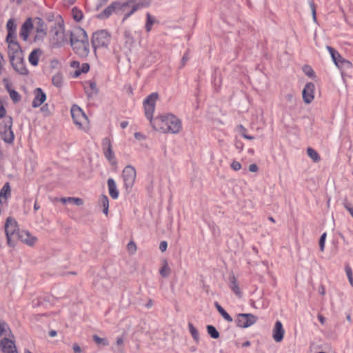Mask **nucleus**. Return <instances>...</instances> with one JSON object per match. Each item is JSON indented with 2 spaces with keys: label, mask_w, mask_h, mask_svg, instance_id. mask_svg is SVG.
Returning a JSON list of instances; mask_svg holds the SVG:
<instances>
[{
  "label": "nucleus",
  "mask_w": 353,
  "mask_h": 353,
  "mask_svg": "<svg viewBox=\"0 0 353 353\" xmlns=\"http://www.w3.org/2000/svg\"><path fill=\"white\" fill-rule=\"evenodd\" d=\"M258 166L255 163L250 164L249 165V170L252 172H256L258 171Z\"/></svg>",
  "instance_id": "obj_57"
},
{
  "label": "nucleus",
  "mask_w": 353,
  "mask_h": 353,
  "mask_svg": "<svg viewBox=\"0 0 353 353\" xmlns=\"http://www.w3.org/2000/svg\"><path fill=\"white\" fill-rule=\"evenodd\" d=\"M21 28H22L25 30H27L28 31H30L33 28L32 19L30 17L28 18L25 21V22L22 24Z\"/></svg>",
  "instance_id": "obj_42"
},
{
  "label": "nucleus",
  "mask_w": 353,
  "mask_h": 353,
  "mask_svg": "<svg viewBox=\"0 0 353 353\" xmlns=\"http://www.w3.org/2000/svg\"><path fill=\"white\" fill-rule=\"evenodd\" d=\"M9 59L22 56V51L18 41L10 42L8 46Z\"/></svg>",
  "instance_id": "obj_21"
},
{
  "label": "nucleus",
  "mask_w": 353,
  "mask_h": 353,
  "mask_svg": "<svg viewBox=\"0 0 353 353\" xmlns=\"http://www.w3.org/2000/svg\"><path fill=\"white\" fill-rule=\"evenodd\" d=\"M130 2H119L114 1L109 6L104 9L101 13L98 14V18L100 19H104L108 18L112 15V13L116 14H124L128 12L129 9Z\"/></svg>",
  "instance_id": "obj_4"
},
{
  "label": "nucleus",
  "mask_w": 353,
  "mask_h": 353,
  "mask_svg": "<svg viewBox=\"0 0 353 353\" xmlns=\"http://www.w3.org/2000/svg\"><path fill=\"white\" fill-rule=\"evenodd\" d=\"M0 346L3 353H17L14 341L8 338L1 339Z\"/></svg>",
  "instance_id": "obj_18"
},
{
  "label": "nucleus",
  "mask_w": 353,
  "mask_h": 353,
  "mask_svg": "<svg viewBox=\"0 0 353 353\" xmlns=\"http://www.w3.org/2000/svg\"><path fill=\"white\" fill-rule=\"evenodd\" d=\"M6 114V110L3 105H0V118H3L5 117Z\"/></svg>",
  "instance_id": "obj_60"
},
{
  "label": "nucleus",
  "mask_w": 353,
  "mask_h": 353,
  "mask_svg": "<svg viewBox=\"0 0 353 353\" xmlns=\"http://www.w3.org/2000/svg\"><path fill=\"white\" fill-rule=\"evenodd\" d=\"M343 205L345 208L350 212V214L352 215L353 213V207L351 205L350 203L347 201L344 202Z\"/></svg>",
  "instance_id": "obj_54"
},
{
  "label": "nucleus",
  "mask_w": 353,
  "mask_h": 353,
  "mask_svg": "<svg viewBox=\"0 0 353 353\" xmlns=\"http://www.w3.org/2000/svg\"><path fill=\"white\" fill-rule=\"evenodd\" d=\"M158 97V93L152 92L144 99L143 105L145 117L149 120L152 128L157 131L163 133H179L182 130L181 121L174 114L167 113L159 115L154 119L153 118Z\"/></svg>",
  "instance_id": "obj_1"
},
{
  "label": "nucleus",
  "mask_w": 353,
  "mask_h": 353,
  "mask_svg": "<svg viewBox=\"0 0 353 353\" xmlns=\"http://www.w3.org/2000/svg\"><path fill=\"white\" fill-rule=\"evenodd\" d=\"M52 83L57 88H61L63 85V75L61 73H56L52 78Z\"/></svg>",
  "instance_id": "obj_28"
},
{
  "label": "nucleus",
  "mask_w": 353,
  "mask_h": 353,
  "mask_svg": "<svg viewBox=\"0 0 353 353\" xmlns=\"http://www.w3.org/2000/svg\"><path fill=\"white\" fill-rule=\"evenodd\" d=\"M89 85H90V89L92 90H93L94 92V93L97 94L98 93L99 90L97 89L96 83L94 81H90Z\"/></svg>",
  "instance_id": "obj_53"
},
{
  "label": "nucleus",
  "mask_w": 353,
  "mask_h": 353,
  "mask_svg": "<svg viewBox=\"0 0 353 353\" xmlns=\"http://www.w3.org/2000/svg\"><path fill=\"white\" fill-rule=\"evenodd\" d=\"M84 40H89L88 34L84 29L78 27L74 28L70 32V41L71 46L77 44V43L83 41Z\"/></svg>",
  "instance_id": "obj_10"
},
{
  "label": "nucleus",
  "mask_w": 353,
  "mask_h": 353,
  "mask_svg": "<svg viewBox=\"0 0 353 353\" xmlns=\"http://www.w3.org/2000/svg\"><path fill=\"white\" fill-rule=\"evenodd\" d=\"M159 273L163 277H168L170 274V269L166 261H164L163 266L159 270Z\"/></svg>",
  "instance_id": "obj_36"
},
{
  "label": "nucleus",
  "mask_w": 353,
  "mask_h": 353,
  "mask_svg": "<svg viewBox=\"0 0 353 353\" xmlns=\"http://www.w3.org/2000/svg\"><path fill=\"white\" fill-rule=\"evenodd\" d=\"M122 176L125 189L127 190H131L134 185L137 176L135 168L132 165L125 166L123 170Z\"/></svg>",
  "instance_id": "obj_6"
},
{
  "label": "nucleus",
  "mask_w": 353,
  "mask_h": 353,
  "mask_svg": "<svg viewBox=\"0 0 353 353\" xmlns=\"http://www.w3.org/2000/svg\"><path fill=\"white\" fill-rule=\"evenodd\" d=\"M17 240H20L28 245H33L37 241V238L28 231L21 230L16 238Z\"/></svg>",
  "instance_id": "obj_17"
},
{
  "label": "nucleus",
  "mask_w": 353,
  "mask_h": 353,
  "mask_svg": "<svg viewBox=\"0 0 353 353\" xmlns=\"http://www.w3.org/2000/svg\"><path fill=\"white\" fill-rule=\"evenodd\" d=\"M4 130L0 132L1 138L7 143H12L14 139V134L12 130V118L5 117L3 121Z\"/></svg>",
  "instance_id": "obj_5"
},
{
  "label": "nucleus",
  "mask_w": 353,
  "mask_h": 353,
  "mask_svg": "<svg viewBox=\"0 0 353 353\" xmlns=\"http://www.w3.org/2000/svg\"><path fill=\"white\" fill-rule=\"evenodd\" d=\"M284 334L285 330L283 327L282 323L280 321H276L272 333L274 340L277 343L282 341Z\"/></svg>",
  "instance_id": "obj_19"
},
{
  "label": "nucleus",
  "mask_w": 353,
  "mask_h": 353,
  "mask_svg": "<svg viewBox=\"0 0 353 353\" xmlns=\"http://www.w3.org/2000/svg\"><path fill=\"white\" fill-rule=\"evenodd\" d=\"M333 61L338 68H343L345 69H350L352 68V63L349 60L343 58L339 52L336 56L335 61Z\"/></svg>",
  "instance_id": "obj_22"
},
{
  "label": "nucleus",
  "mask_w": 353,
  "mask_h": 353,
  "mask_svg": "<svg viewBox=\"0 0 353 353\" xmlns=\"http://www.w3.org/2000/svg\"><path fill=\"white\" fill-rule=\"evenodd\" d=\"M42 54V50L40 48L34 49L28 57L30 63L33 66H37L39 63V57Z\"/></svg>",
  "instance_id": "obj_23"
},
{
  "label": "nucleus",
  "mask_w": 353,
  "mask_h": 353,
  "mask_svg": "<svg viewBox=\"0 0 353 353\" xmlns=\"http://www.w3.org/2000/svg\"><path fill=\"white\" fill-rule=\"evenodd\" d=\"M314 89L315 85L313 83L309 82L305 84L302 91L303 99L305 103L309 104L313 101L314 98Z\"/></svg>",
  "instance_id": "obj_14"
},
{
  "label": "nucleus",
  "mask_w": 353,
  "mask_h": 353,
  "mask_svg": "<svg viewBox=\"0 0 353 353\" xmlns=\"http://www.w3.org/2000/svg\"><path fill=\"white\" fill-rule=\"evenodd\" d=\"M128 125V122L126 121H121L120 123V126L122 129H125Z\"/></svg>",
  "instance_id": "obj_64"
},
{
  "label": "nucleus",
  "mask_w": 353,
  "mask_h": 353,
  "mask_svg": "<svg viewBox=\"0 0 353 353\" xmlns=\"http://www.w3.org/2000/svg\"><path fill=\"white\" fill-rule=\"evenodd\" d=\"M257 317L252 314H239L236 316L235 323L237 327L246 328L256 322Z\"/></svg>",
  "instance_id": "obj_7"
},
{
  "label": "nucleus",
  "mask_w": 353,
  "mask_h": 353,
  "mask_svg": "<svg viewBox=\"0 0 353 353\" xmlns=\"http://www.w3.org/2000/svg\"><path fill=\"white\" fill-rule=\"evenodd\" d=\"M79 70L81 73H87L90 70V65L88 63H84L81 65Z\"/></svg>",
  "instance_id": "obj_51"
},
{
  "label": "nucleus",
  "mask_w": 353,
  "mask_h": 353,
  "mask_svg": "<svg viewBox=\"0 0 353 353\" xmlns=\"http://www.w3.org/2000/svg\"><path fill=\"white\" fill-rule=\"evenodd\" d=\"M74 52L80 57H87L90 53V45L89 40H84L81 42L77 43L73 46H71Z\"/></svg>",
  "instance_id": "obj_12"
},
{
  "label": "nucleus",
  "mask_w": 353,
  "mask_h": 353,
  "mask_svg": "<svg viewBox=\"0 0 353 353\" xmlns=\"http://www.w3.org/2000/svg\"><path fill=\"white\" fill-rule=\"evenodd\" d=\"M93 341L97 345H101L103 346H107L109 345L108 341L105 338H101L97 335H94L92 336Z\"/></svg>",
  "instance_id": "obj_39"
},
{
  "label": "nucleus",
  "mask_w": 353,
  "mask_h": 353,
  "mask_svg": "<svg viewBox=\"0 0 353 353\" xmlns=\"http://www.w3.org/2000/svg\"><path fill=\"white\" fill-rule=\"evenodd\" d=\"M4 228L8 245L12 247L14 245L16 238L21 231L18 223L15 219L9 216L6 219Z\"/></svg>",
  "instance_id": "obj_2"
},
{
  "label": "nucleus",
  "mask_w": 353,
  "mask_h": 353,
  "mask_svg": "<svg viewBox=\"0 0 353 353\" xmlns=\"http://www.w3.org/2000/svg\"><path fill=\"white\" fill-rule=\"evenodd\" d=\"M9 94L14 103H17L21 100V96L16 90H9Z\"/></svg>",
  "instance_id": "obj_43"
},
{
  "label": "nucleus",
  "mask_w": 353,
  "mask_h": 353,
  "mask_svg": "<svg viewBox=\"0 0 353 353\" xmlns=\"http://www.w3.org/2000/svg\"><path fill=\"white\" fill-rule=\"evenodd\" d=\"M326 236V232H324L321 234L319 239V248L321 252L324 251Z\"/></svg>",
  "instance_id": "obj_44"
},
{
  "label": "nucleus",
  "mask_w": 353,
  "mask_h": 353,
  "mask_svg": "<svg viewBox=\"0 0 353 353\" xmlns=\"http://www.w3.org/2000/svg\"><path fill=\"white\" fill-rule=\"evenodd\" d=\"M207 332L211 338L216 339L219 337V332L217 331L216 327L213 325H207Z\"/></svg>",
  "instance_id": "obj_30"
},
{
  "label": "nucleus",
  "mask_w": 353,
  "mask_h": 353,
  "mask_svg": "<svg viewBox=\"0 0 353 353\" xmlns=\"http://www.w3.org/2000/svg\"><path fill=\"white\" fill-rule=\"evenodd\" d=\"M345 273L347 274L348 281L350 285L353 287V274L352 268L349 265H346L345 267Z\"/></svg>",
  "instance_id": "obj_41"
},
{
  "label": "nucleus",
  "mask_w": 353,
  "mask_h": 353,
  "mask_svg": "<svg viewBox=\"0 0 353 353\" xmlns=\"http://www.w3.org/2000/svg\"><path fill=\"white\" fill-rule=\"evenodd\" d=\"M230 284L229 286L230 289L233 291V292L237 295L238 296H241V292L239 287V284L234 274L230 276L229 277Z\"/></svg>",
  "instance_id": "obj_25"
},
{
  "label": "nucleus",
  "mask_w": 353,
  "mask_h": 353,
  "mask_svg": "<svg viewBox=\"0 0 353 353\" xmlns=\"http://www.w3.org/2000/svg\"><path fill=\"white\" fill-rule=\"evenodd\" d=\"M303 71L304 72L305 74L310 78L314 79L316 77L314 71L308 65H305L303 67Z\"/></svg>",
  "instance_id": "obj_40"
},
{
  "label": "nucleus",
  "mask_w": 353,
  "mask_h": 353,
  "mask_svg": "<svg viewBox=\"0 0 353 353\" xmlns=\"http://www.w3.org/2000/svg\"><path fill=\"white\" fill-rule=\"evenodd\" d=\"M146 23L145 25V28L147 32H149L152 30V25L155 23V19L152 17L149 12L146 14Z\"/></svg>",
  "instance_id": "obj_29"
},
{
  "label": "nucleus",
  "mask_w": 353,
  "mask_h": 353,
  "mask_svg": "<svg viewBox=\"0 0 353 353\" xmlns=\"http://www.w3.org/2000/svg\"><path fill=\"white\" fill-rule=\"evenodd\" d=\"M134 136V138L139 141L144 140L145 139V136L141 132H135Z\"/></svg>",
  "instance_id": "obj_56"
},
{
  "label": "nucleus",
  "mask_w": 353,
  "mask_h": 353,
  "mask_svg": "<svg viewBox=\"0 0 353 353\" xmlns=\"http://www.w3.org/2000/svg\"><path fill=\"white\" fill-rule=\"evenodd\" d=\"M8 32L16 33L17 25L12 19H10L6 23Z\"/></svg>",
  "instance_id": "obj_38"
},
{
  "label": "nucleus",
  "mask_w": 353,
  "mask_h": 353,
  "mask_svg": "<svg viewBox=\"0 0 353 353\" xmlns=\"http://www.w3.org/2000/svg\"><path fill=\"white\" fill-rule=\"evenodd\" d=\"M108 186L110 196L113 199H117L119 197V192L117 188L116 183L113 179H112V178L108 179Z\"/></svg>",
  "instance_id": "obj_24"
},
{
  "label": "nucleus",
  "mask_w": 353,
  "mask_h": 353,
  "mask_svg": "<svg viewBox=\"0 0 353 353\" xmlns=\"http://www.w3.org/2000/svg\"><path fill=\"white\" fill-rule=\"evenodd\" d=\"M231 168L234 171H239L241 168V165L239 162H238L236 161H233V162L231 163Z\"/></svg>",
  "instance_id": "obj_50"
},
{
  "label": "nucleus",
  "mask_w": 353,
  "mask_h": 353,
  "mask_svg": "<svg viewBox=\"0 0 353 353\" xmlns=\"http://www.w3.org/2000/svg\"><path fill=\"white\" fill-rule=\"evenodd\" d=\"M128 249L130 252L134 253L137 250V245L133 241H130L128 244Z\"/></svg>",
  "instance_id": "obj_52"
},
{
  "label": "nucleus",
  "mask_w": 353,
  "mask_h": 353,
  "mask_svg": "<svg viewBox=\"0 0 353 353\" xmlns=\"http://www.w3.org/2000/svg\"><path fill=\"white\" fill-rule=\"evenodd\" d=\"M9 330L8 324L4 321H0V336L6 332V330Z\"/></svg>",
  "instance_id": "obj_48"
},
{
  "label": "nucleus",
  "mask_w": 353,
  "mask_h": 353,
  "mask_svg": "<svg viewBox=\"0 0 353 353\" xmlns=\"http://www.w3.org/2000/svg\"><path fill=\"white\" fill-rule=\"evenodd\" d=\"M188 59H189V57H188V53L184 54V55L183 56L182 59H181L182 67L185 65L186 61Z\"/></svg>",
  "instance_id": "obj_59"
},
{
  "label": "nucleus",
  "mask_w": 353,
  "mask_h": 353,
  "mask_svg": "<svg viewBox=\"0 0 353 353\" xmlns=\"http://www.w3.org/2000/svg\"><path fill=\"white\" fill-rule=\"evenodd\" d=\"M327 49L328 52H330L332 60L335 61L336 56V54H338V52L334 48H333L332 47L329 46H327Z\"/></svg>",
  "instance_id": "obj_47"
},
{
  "label": "nucleus",
  "mask_w": 353,
  "mask_h": 353,
  "mask_svg": "<svg viewBox=\"0 0 353 353\" xmlns=\"http://www.w3.org/2000/svg\"><path fill=\"white\" fill-rule=\"evenodd\" d=\"M101 203L103 208V212L105 214H108L109 208V200L107 196L103 195L101 199Z\"/></svg>",
  "instance_id": "obj_37"
},
{
  "label": "nucleus",
  "mask_w": 353,
  "mask_h": 353,
  "mask_svg": "<svg viewBox=\"0 0 353 353\" xmlns=\"http://www.w3.org/2000/svg\"><path fill=\"white\" fill-rule=\"evenodd\" d=\"M52 32H54L53 40L56 45L61 46L67 41V38L61 26H59L58 28L55 27L54 30H52Z\"/></svg>",
  "instance_id": "obj_15"
},
{
  "label": "nucleus",
  "mask_w": 353,
  "mask_h": 353,
  "mask_svg": "<svg viewBox=\"0 0 353 353\" xmlns=\"http://www.w3.org/2000/svg\"><path fill=\"white\" fill-rule=\"evenodd\" d=\"M10 61L14 70L19 74L22 75H26L28 73V70L26 66L24 59L22 56L14 57L13 56L10 59Z\"/></svg>",
  "instance_id": "obj_11"
},
{
  "label": "nucleus",
  "mask_w": 353,
  "mask_h": 353,
  "mask_svg": "<svg viewBox=\"0 0 353 353\" xmlns=\"http://www.w3.org/2000/svg\"><path fill=\"white\" fill-rule=\"evenodd\" d=\"M214 306L216 308L217 311L222 316V317L227 321L228 322H232L233 319L232 316L223 309V307L218 303H214Z\"/></svg>",
  "instance_id": "obj_26"
},
{
  "label": "nucleus",
  "mask_w": 353,
  "mask_h": 353,
  "mask_svg": "<svg viewBox=\"0 0 353 353\" xmlns=\"http://www.w3.org/2000/svg\"><path fill=\"white\" fill-rule=\"evenodd\" d=\"M6 41L8 43V44L10 43V42H16L17 41V34L16 33H11L8 32V34L6 38Z\"/></svg>",
  "instance_id": "obj_45"
},
{
  "label": "nucleus",
  "mask_w": 353,
  "mask_h": 353,
  "mask_svg": "<svg viewBox=\"0 0 353 353\" xmlns=\"http://www.w3.org/2000/svg\"><path fill=\"white\" fill-rule=\"evenodd\" d=\"M188 328L189 331L196 342H198L199 340V334L196 328L194 326L192 323H188Z\"/></svg>",
  "instance_id": "obj_31"
},
{
  "label": "nucleus",
  "mask_w": 353,
  "mask_h": 353,
  "mask_svg": "<svg viewBox=\"0 0 353 353\" xmlns=\"http://www.w3.org/2000/svg\"><path fill=\"white\" fill-rule=\"evenodd\" d=\"M33 28L35 29L37 34L34 36V41L41 40L47 34V26L43 20L40 17H35L32 19Z\"/></svg>",
  "instance_id": "obj_8"
},
{
  "label": "nucleus",
  "mask_w": 353,
  "mask_h": 353,
  "mask_svg": "<svg viewBox=\"0 0 353 353\" xmlns=\"http://www.w3.org/2000/svg\"><path fill=\"white\" fill-rule=\"evenodd\" d=\"M285 99L287 101L291 103H294L296 101L294 94L292 92L285 94Z\"/></svg>",
  "instance_id": "obj_49"
},
{
  "label": "nucleus",
  "mask_w": 353,
  "mask_h": 353,
  "mask_svg": "<svg viewBox=\"0 0 353 353\" xmlns=\"http://www.w3.org/2000/svg\"><path fill=\"white\" fill-rule=\"evenodd\" d=\"M102 147L103 154L105 158L109 161H112L115 159L114 153L112 149V145L110 139L108 137H105L102 140Z\"/></svg>",
  "instance_id": "obj_16"
},
{
  "label": "nucleus",
  "mask_w": 353,
  "mask_h": 353,
  "mask_svg": "<svg viewBox=\"0 0 353 353\" xmlns=\"http://www.w3.org/2000/svg\"><path fill=\"white\" fill-rule=\"evenodd\" d=\"M71 114L74 123L79 127H81L83 120H85L87 119L83 111L77 105H73L72 106Z\"/></svg>",
  "instance_id": "obj_13"
},
{
  "label": "nucleus",
  "mask_w": 353,
  "mask_h": 353,
  "mask_svg": "<svg viewBox=\"0 0 353 353\" xmlns=\"http://www.w3.org/2000/svg\"><path fill=\"white\" fill-rule=\"evenodd\" d=\"M3 83H5V85H6V88L7 89V90L9 92V90H12V89H10V86L9 85V82H8V80L6 78H4L3 79Z\"/></svg>",
  "instance_id": "obj_62"
},
{
  "label": "nucleus",
  "mask_w": 353,
  "mask_h": 353,
  "mask_svg": "<svg viewBox=\"0 0 353 353\" xmlns=\"http://www.w3.org/2000/svg\"><path fill=\"white\" fill-rule=\"evenodd\" d=\"M307 154L314 162H319L321 159L318 152L311 148H307Z\"/></svg>",
  "instance_id": "obj_32"
},
{
  "label": "nucleus",
  "mask_w": 353,
  "mask_h": 353,
  "mask_svg": "<svg viewBox=\"0 0 353 353\" xmlns=\"http://www.w3.org/2000/svg\"><path fill=\"white\" fill-rule=\"evenodd\" d=\"M72 348H73L74 353H81L82 352L81 347L77 343L73 345Z\"/></svg>",
  "instance_id": "obj_58"
},
{
  "label": "nucleus",
  "mask_w": 353,
  "mask_h": 353,
  "mask_svg": "<svg viewBox=\"0 0 353 353\" xmlns=\"http://www.w3.org/2000/svg\"><path fill=\"white\" fill-rule=\"evenodd\" d=\"M67 200H72V203L76 205H82L83 204V201L80 198H74V197H64L61 199V201L63 203H66Z\"/></svg>",
  "instance_id": "obj_34"
},
{
  "label": "nucleus",
  "mask_w": 353,
  "mask_h": 353,
  "mask_svg": "<svg viewBox=\"0 0 353 353\" xmlns=\"http://www.w3.org/2000/svg\"><path fill=\"white\" fill-rule=\"evenodd\" d=\"M310 6L312 8L314 19H316V10H315V6H314V4L313 2L310 3Z\"/></svg>",
  "instance_id": "obj_63"
},
{
  "label": "nucleus",
  "mask_w": 353,
  "mask_h": 353,
  "mask_svg": "<svg viewBox=\"0 0 353 353\" xmlns=\"http://www.w3.org/2000/svg\"><path fill=\"white\" fill-rule=\"evenodd\" d=\"M70 66L72 68H79L80 66V63L77 61H73L70 63Z\"/></svg>",
  "instance_id": "obj_61"
},
{
  "label": "nucleus",
  "mask_w": 353,
  "mask_h": 353,
  "mask_svg": "<svg viewBox=\"0 0 353 353\" xmlns=\"http://www.w3.org/2000/svg\"><path fill=\"white\" fill-rule=\"evenodd\" d=\"M35 97L32 101V105L34 108L39 107L46 100V94L40 88H37L34 90Z\"/></svg>",
  "instance_id": "obj_20"
},
{
  "label": "nucleus",
  "mask_w": 353,
  "mask_h": 353,
  "mask_svg": "<svg viewBox=\"0 0 353 353\" xmlns=\"http://www.w3.org/2000/svg\"><path fill=\"white\" fill-rule=\"evenodd\" d=\"M10 186L8 182L6 183L0 190V203H1V198L7 199L10 195Z\"/></svg>",
  "instance_id": "obj_27"
},
{
  "label": "nucleus",
  "mask_w": 353,
  "mask_h": 353,
  "mask_svg": "<svg viewBox=\"0 0 353 353\" xmlns=\"http://www.w3.org/2000/svg\"><path fill=\"white\" fill-rule=\"evenodd\" d=\"M168 247V243L165 241H163L160 243L159 250L163 252H165Z\"/></svg>",
  "instance_id": "obj_55"
},
{
  "label": "nucleus",
  "mask_w": 353,
  "mask_h": 353,
  "mask_svg": "<svg viewBox=\"0 0 353 353\" xmlns=\"http://www.w3.org/2000/svg\"><path fill=\"white\" fill-rule=\"evenodd\" d=\"M123 36L125 38V42L126 44L131 46L132 44L134 43V39L132 36V32L130 30H125L123 33Z\"/></svg>",
  "instance_id": "obj_33"
},
{
  "label": "nucleus",
  "mask_w": 353,
  "mask_h": 353,
  "mask_svg": "<svg viewBox=\"0 0 353 353\" xmlns=\"http://www.w3.org/2000/svg\"><path fill=\"white\" fill-rule=\"evenodd\" d=\"M29 33H30V31L21 28L19 35L23 41H27L28 36H29Z\"/></svg>",
  "instance_id": "obj_46"
},
{
  "label": "nucleus",
  "mask_w": 353,
  "mask_h": 353,
  "mask_svg": "<svg viewBox=\"0 0 353 353\" xmlns=\"http://www.w3.org/2000/svg\"><path fill=\"white\" fill-rule=\"evenodd\" d=\"M111 35L105 30H100L94 32L91 38L92 46L94 51L97 48H107L110 43Z\"/></svg>",
  "instance_id": "obj_3"
},
{
  "label": "nucleus",
  "mask_w": 353,
  "mask_h": 353,
  "mask_svg": "<svg viewBox=\"0 0 353 353\" xmlns=\"http://www.w3.org/2000/svg\"><path fill=\"white\" fill-rule=\"evenodd\" d=\"M130 8V10H128L124 14L123 21L126 20L128 17H130L134 12L140 9L141 8L148 7L150 6V0H133L129 1Z\"/></svg>",
  "instance_id": "obj_9"
},
{
  "label": "nucleus",
  "mask_w": 353,
  "mask_h": 353,
  "mask_svg": "<svg viewBox=\"0 0 353 353\" xmlns=\"http://www.w3.org/2000/svg\"><path fill=\"white\" fill-rule=\"evenodd\" d=\"M72 15L73 19L77 22H79L83 18L82 12L76 7L72 9Z\"/></svg>",
  "instance_id": "obj_35"
}]
</instances>
